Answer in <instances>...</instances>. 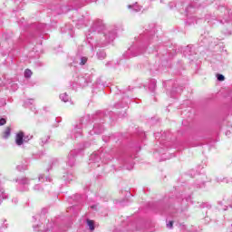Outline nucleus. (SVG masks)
<instances>
[{
    "label": "nucleus",
    "instance_id": "nucleus-1",
    "mask_svg": "<svg viewBox=\"0 0 232 232\" xmlns=\"http://www.w3.org/2000/svg\"><path fill=\"white\" fill-rule=\"evenodd\" d=\"M24 132L19 131L15 136V144L17 146H23V143L24 142Z\"/></svg>",
    "mask_w": 232,
    "mask_h": 232
},
{
    "label": "nucleus",
    "instance_id": "nucleus-2",
    "mask_svg": "<svg viewBox=\"0 0 232 232\" xmlns=\"http://www.w3.org/2000/svg\"><path fill=\"white\" fill-rule=\"evenodd\" d=\"M11 129L10 127H6L5 131L3 132V139H8L10 137Z\"/></svg>",
    "mask_w": 232,
    "mask_h": 232
},
{
    "label": "nucleus",
    "instance_id": "nucleus-3",
    "mask_svg": "<svg viewBox=\"0 0 232 232\" xmlns=\"http://www.w3.org/2000/svg\"><path fill=\"white\" fill-rule=\"evenodd\" d=\"M87 225L89 226L91 231H94L95 230V222H93V220L87 219Z\"/></svg>",
    "mask_w": 232,
    "mask_h": 232
},
{
    "label": "nucleus",
    "instance_id": "nucleus-4",
    "mask_svg": "<svg viewBox=\"0 0 232 232\" xmlns=\"http://www.w3.org/2000/svg\"><path fill=\"white\" fill-rule=\"evenodd\" d=\"M32 74H33V72H32V71L30 69H26L24 71V77L26 79H30V77H32Z\"/></svg>",
    "mask_w": 232,
    "mask_h": 232
},
{
    "label": "nucleus",
    "instance_id": "nucleus-5",
    "mask_svg": "<svg viewBox=\"0 0 232 232\" xmlns=\"http://www.w3.org/2000/svg\"><path fill=\"white\" fill-rule=\"evenodd\" d=\"M217 78H218V81H220V82L226 80V77H224V75H222V74H218V75H217Z\"/></svg>",
    "mask_w": 232,
    "mask_h": 232
},
{
    "label": "nucleus",
    "instance_id": "nucleus-6",
    "mask_svg": "<svg viewBox=\"0 0 232 232\" xmlns=\"http://www.w3.org/2000/svg\"><path fill=\"white\" fill-rule=\"evenodd\" d=\"M87 62H88V58L82 57V61H81V64H82V65H84V64H86Z\"/></svg>",
    "mask_w": 232,
    "mask_h": 232
},
{
    "label": "nucleus",
    "instance_id": "nucleus-7",
    "mask_svg": "<svg viewBox=\"0 0 232 232\" xmlns=\"http://www.w3.org/2000/svg\"><path fill=\"white\" fill-rule=\"evenodd\" d=\"M6 124V120L5 118L0 119V126H5Z\"/></svg>",
    "mask_w": 232,
    "mask_h": 232
},
{
    "label": "nucleus",
    "instance_id": "nucleus-8",
    "mask_svg": "<svg viewBox=\"0 0 232 232\" xmlns=\"http://www.w3.org/2000/svg\"><path fill=\"white\" fill-rule=\"evenodd\" d=\"M169 227H173V221H169Z\"/></svg>",
    "mask_w": 232,
    "mask_h": 232
}]
</instances>
